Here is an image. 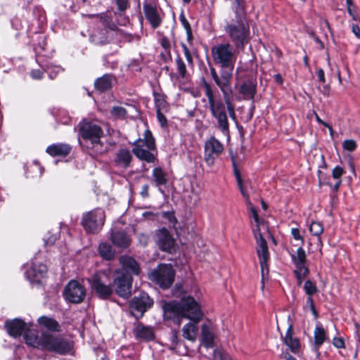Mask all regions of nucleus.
<instances>
[{"label": "nucleus", "mask_w": 360, "mask_h": 360, "mask_svg": "<svg viewBox=\"0 0 360 360\" xmlns=\"http://www.w3.org/2000/svg\"><path fill=\"white\" fill-rule=\"evenodd\" d=\"M157 118L162 127H166L167 124V118L165 117L162 110L156 111Z\"/></svg>", "instance_id": "obj_46"}, {"label": "nucleus", "mask_w": 360, "mask_h": 360, "mask_svg": "<svg viewBox=\"0 0 360 360\" xmlns=\"http://www.w3.org/2000/svg\"><path fill=\"white\" fill-rule=\"evenodd\" d=\"M98 252L101 257L106 260H110L115 256V252L112 246L107 243H101L99 244Z\"/></svg>", "instance_id": "obj_33"}, {"label": "nucleus", "mask_w": 360, "mask_h": 360, "mask_svg": "<svg viewBox=\"0 0 360 360\" xmlns=\"http://www.w3.org/2000/svg\"><path fill=\"white\" fill-rule=\"evenodd\" d=\"M224 150L222 143L215 137L212 136L205 143V161L211 166L214 164V159Z\"/></svg>", "instance_id": "obj_18"}, {"label": "nucleus", "mask_w": 360, "mask_h": 360, "mask_svg": "<svg viewBox=\"0 0 360 360\" xmlns=\"http://www.w3.org/2000/svg\"><path fill=\"white\" fill-rule=\"evenodd\" d=\"M214 335L212 327L207 323H203L201 328V345L205 348L214 347Z\"/></svg>", "instance_id": "obj_23"}, {"label": "nucleus", "mask_w": 360, "mask_h": 360, "mask_svg": "<svg viewBox=\"0 0 360 360\" xmlns=\"http://www.w3.org/2000/svg\"><path fill=\"white\" fill-rule=\"evenodd\" d=\"M316 120L319 123L328 127L330 131L332 132V128L327 123L324 122L317 115H316Z\"/></svg>", "instance_id": "obj_63"}, {"label": "nucleus", "mask_w": 360, "mask_h": 360, "mask_svg": "<svg viewBox=\"0 0 360 360\" xmlns=\"http://www.w3.org/2000/svg\"><path fill=\"white\" fill-rule=\"evenodd\" d=\"M44 70L48 72L50 79H53L58 74L62 72L63 69L58 65H49L46 66Z\"/></svg>", "instance_id": "obj_40"}, {"label": "nucleus", "mask_w": 360, "mask_h": 360, "mask_svg": "<svg viewBox=\"0 0 360 360\" xmlns=\"http://www.w3.org/2000/svg\"><path fill=\"white\" fill-rule=\"evenodd\" d=\"M92 39L94 41V43L97 44H104L108 41V39L106 37L105 38H100L98 34H94L92 37Z\"/></svg>", "instance_id": "obj_55"}, {"label": "nucleus", "mask_w": 360, "mask_h": 360, "mask_svg": "<svg viewBox=\"0 0 360 360\" xmlns=\"http://www.w3.org/2000/svg\"><path fill=\"white\" fill-rule=\"evenodd\" d=\"M116 275L113 283L115 292L122 297L127 298L131 295L132 277L129 274H124L120 269L115 271Z\"/></svg>", "instance_id": "obj_15"}, {"label": "nucleus", "mask_w": 360, "mask_h": 360, "mask_svg": "<svg viewBox=\"0 0 360 360\" xmlns=\"http://www.w3.org/2000/svg\"><path fill=\"white\" fill-rule=\"evenodd\" d=\"M291 234L293 237V238L296 240H300L302 243H304V238L300 235V230L297 228H293L291 229Z\"/></svg>", "instance_id": "obj_49"}, {"label": "nucleus", "mask_w": 360, "mask_h": 360, "mask_svg": "<svg viewBox=\"0 0 360 360\" xmlns=\"http://www.w3.org/2000/svg\"><path fill=\"white\" fill-rule=\"evenodd\" d=\"M352 32L354 34V35L357 38L360 39V23L356 22V23L352 24Z\"/></svg>", "instance_id": "obj_53"}, {"label": "nucleus", "mask_w": 360, "mask_h": 360, "mask_svg": "<svg viewBox=\"0 0 360 360\" xmlns=\"http://www.w3.org/2000/svg\"><path fill=\"white\" fill-rule=\"evenodd\" d=\"M111 240L115 245L122 248H127L131 243L129 236L123 231H112Z\"/></svg>", "instance_id": "obj_27"}, {"label": "nucleus", "mask_w": 360, "mask_h": 360, "mask_svg": "<svg viewBox=\"0 0 360 360\" xmlns=\"http://www.w3.org/2000/svg\"><path fill=\"white\" fill-rule=\"evenodd\" d=\"M71 147L65 143L53 144L47 147L46 152L51 156H66L70 152Z\"/></svg>", "instance_id": "obj_26"}, {"label": "nucleus", "mask_w": 360, "mask_h": 360, "mask_svg": "<svg viewBox=\"0 0 360 360\" xmlns=\"http://www.w3.org/2000/svg\"><path fill=\"white\" fill-rule=\"evenodd\" d=\"M345 173V170L342 167L336 166L332 171V176L337 180H341V176Z\"/></svg>", "instance_id": "obj_44"}, {"label": "nucleus", "mask_w": 360, "mask_h": 360, "mask_svg": "<svg viewBox=\"0 0 360 360\" xmlns=\"http://www.w3.org/2000/svg\"><path fill=\"white\" fill-rule=\"evenodd\" d=\"M63 296L69 302L78 304L82 302L86 296V289L79 281L72 280L66 285Z\"/></svg>", "instance_id": "obj_13"}, {"label": "nucleus", "mask_w": 360, "mask_h": 360, "mask_svg": "<svg viewBox=\"0 0 360 360\" xmlns=\"http://www.w3.org/2000/svg\"><path fill=\"white\" fill-rule=\"evenodd\" d=\"M213 360H229L220 351L214 350L213 353Z\"/></svg>", "instance_id": "obj_51"}, {"label": "nucleus", "mask_w": 360, "mask_h": 360, "mask_svg": "<svg viewBox=\"0 0 360 360\" xmlns=\"http://www.w3.org/2000/svg\"><path fill=\"white\" fill-rule=\"evenodd\" d=\"M309 231L311 235L317 237V246L320 253L321 254L323 243L320 236L323 231V226L320 222L313 221L309 227Z\"/></svg>", "instance_id": "obj_28"}, {"label": "nucleus", "mask_w": 360, "mask_h": 360, "mask_svg": "<svg viewBox=\"0 0 360 360\" xmlns=\"http://www.w3.org/2000/svg\"><path fill=\"white\" fill-rule=\"evenodd\" d=\"M314 338V345L316 348L320 347L327 339L326 332L319 323L316 325Z\"/></svg>", "instance_id": "obj_30"}, {"label": "nucleus", "mask_w": 360, "mask_h": 360, "mask_svg": "<svg viewBox=\"0 0 360 360\" xmlns=\"http://www.w3.org/2000/svg\"><path fill=\"white\" fill-rule=\"evenodd\" d=\"M342 148L347 151L353 152L356 149L357 144L353 139H347L342 142Z\"/></svg>", "instance_id": "obj_42"}, {"label": "nucleus", "mask_w": 360, "mask_h": 360, "mask_svg": "<svg viewBox=\"0 0 360 360\" xmlns=\"http://www.w3.org/2000/svg\"><path fill=\"white\" fill-rule=\"evenodd\" d=\"M30 75L34 79H40L43 77V72L40 70H33Z\"/></svg>", "instance_id": "obj_54"}, {"label": "nucleus", "mask_w": 360, "mask_h": 360, "mask_svg": "<svg viewBox=\"0 0 360 360\" xmlns=\"http://www.w3.org/2000/svg\"><path fill=\"white\" fill-rule=\"evenodd\" d=\"M221 68L219 79L221 82V91L223 94V97L225 101V104L227 107V111L231 120L233 121L236 120V115L235 112V106L231 103L229 94L232 92L231 80L233 75V70L235 65L230 66H219Z\"/></svg>", "instance_id": "obj_9"}, {"label": "nucleus", "mask_w": 360, "mask_h": 360, "mask_svg": "<svg viewBox=\"0 0 360 360\" xmlns=\"http://www.w3.org/2000/svg\"><path fill=\"white\" fill-rule=\"evenodd\" d=\"M47 267L45 264L32 262L30 268L26 271L25 276L32 283H40L45 278Z\"/></svg>", "instance_id": "obj_19"}, {"label": "nucleus", "mask_w": 360, "mask_h": 360, "mask_svg": "<svg viewBox=\"0 0 360 360\" xmlns=\"http://www.w3.org/2000/svg\"><path fill=\"white\" fill-rule=\"evenodd\" d=\"M30 169L32 172H37L39 176H40L43 172V168L37 162H34V165L30 167Z\"/></svg>", "instance_id": "obj_57"}, {"label": "nucleus", "mask_w": 360, "mask_h": 360, "mask_svg": "<svg viewBox=\"0 0 360 360\" xmlns=\"http://www.w3.org/2000/svg\"><path fill=\"white\" fill-rule=\"evenodd\" d=\"M4 326L8 334L14 338L24 333L26 344L31 347L60 354H67L72 349L71 343L59 335L44 333L40 336L37 335L34 331L28 329L27 325L21 319L6 321Z\"/></svg>", "instance_id": "obj_2"}, {"label": "nucleus", "mask_w": 360, "mask_h": 360, "mask_svg": "<svg viewBox=\"0 0 360 360\" xmlns=\"http://www.w3.org/2000/svg\"><path fill=\"white\" fill-rule=\"evenodd\" d=\"M210 75L216 85L221 90V82L219 79V75L217 74L216 70L212 67L210 68Z\"/></svg>", "instance_id": "obj_45"}, {"label": "nucleus", "mask_w": 360, "mask_h": 360, "mask_svg": "<svg viewBox=\"0 0 360 360\" xmlns=\"http://www.w3.org/2000/svg\"><path fill=\"white\" fill-rule=\"evenodd\" d=\"M306 303H307V306H309L311 311L314 315L315 318H316L318 315H317V312L315 309L314 300H313L311 296H308Z\"/></svg>", "instance_id": "obj_48"}, {"label": "nucleus", "mask_w": 360, "mask_h": 360, "mask_svg": "<svg viewBox=\"0 0 360 360\" xmlns=\"http://www.w3.org/2000/svg\"><path fill=\"white\" fill-rule=\"evenodd\" d=\"M304 290L305 293L308 296H312L313 295L318 292V289L316 286V284L310 280H307L305 281L304 285Z\"/></svg>", "instance_id": "obj_41"}, {"label": "nucleus", "mask_w": 360, "mask_h": 360, "mask_svg": "<svg viewBox=\"0 0 360 360\" xmlns=\"http://www.w3.org/2000/svg\"><path fill=\"white\" fill-rule=\"evenodd\" d=\"M118 9L124 11L128 6V0H115Z\"/></svg>", "instance_id": "obj_50"}, {"label": "nucleus", "mask_w": 360, "mask_h": 360, "mask_svg": "<svg viewBox=\"0 0 360 360\" xmlns=\"http://www.w3.org/2000/svg\"><path fill=\"white\" fill-rule=\"evenodd\" d=\"M155 149V139L150 130L147 129L143 134L142 139H138L134 143L133 152L140 160L148 162H153L155 157L153 151Z\"/></svg>", "instance_id": "obj_7"}, {"label": "nucleus", "mask_w": 360, "mask_h": 360, "mask_svg": "<svg viewBox=\"0 0 360 360\" xmlns=\"http://www.w3.org/2000/svg\"><path fill=\"white\" fill-rule=\"evenodd\" d=\"M120 262L122 269H120L124 274L138 275L140 272V267L136 261L129 256H122Z\"/></svg>", "instance_id": "obj_20"}, {"label": "nucleus", "mask_w": 360, "mask_h": 360, "mask_svg": "<svg viewBox=\"0 0 360 360\" xmlns=\"http://www.w3.org/2000/svg\"><path fill=\"white\" fill-rule=\"evenodd\" d=\"M149 278L162 288L167 289L173 283L174 271L171 264H160L150 273Z\"/></svg>", "instance_id": "obj_11"}, {"label": "nucleus", "mask_w": 360, "mask_h": 360, "mask_svg": "<svg viewBox=\"0 0 360 360\" xmlns=\"http://www.w3.org/2000/svg\"><path fill=\"white\" fill-rule=\"evenodd\" d=\"M107 276L106 271L98 272L89 279L92 289L101 299L108 298L113 292V289L111 285L110 284H105L103 280L104 277Z\"/></svg>", "instance_id": "obj_14"}, {"label": "nucleus", "mask_w": 360, "mask_h": 360, "mask_svg": "<svg viewBox=\"0 0 360 360\" xmlns=\"http://www.w3.org/2000/svg\"><path fill=\"white\" fill-rule=\"evenodd\" d=\"M105 212L100 208L84 213L82 216V225L88 233L99 232L105 223Z\"/></svg>", "instance_id": "obj_10"}, {"label": "nucleus", "mask_w": 360, "mask_h": 360, "mask_svg": "<svg viewBox=\"0 0 360 360\" xmlns=\"http://www.w3.org/2000/svg\"><path fill=\"white\" fill-rule=\"evenodd\" d=\"M79 134L83 139L89 141L96 153H101L104 151L101 138L103 135L101 127L93 122L84 120L80 124Z\"/></svg>", "instance_id": "obj_8"}, {"label": "nucleus", "mask_w": 360, "mask_h": 360, "mask_svg": "<svg viewBox=\"0 0 360 360\" xmlns=\"http://www.w3.org/2000/svg\"><path fill=\"white\" fill-rule=\"evenodd\" d=\"M153 304V300L147 294L141 293L131 300L129 304L131 313L136 319H139L143 316L148 309L151 307Z\"/></svg>", "instance_id": "obj_16"}, {"label": "nucleus", "mask_w": 360, "mask_h": 360, "mask_svg": "<svg viewBox=\"0 0 360 360\" xmlns=\"http://www.w3.org/2000/svg\"><path fill=\"white\" fill-rule=\"evenodd\" d=\"M131 158V152L128 149L122 148L117 151L115 162L119 167L127 168L129 166Z\"/></svg>", "instance_id": "obj_25"}, {"label": "nucleus", "mask_w": 360, "mask_h": 360, "mask_svg": "<svg viewBox=\"0 0 360 360\" xmlns=\"http://www.w3.org/2000/svg\"><path fill=\"white\" fill-rule=\"evenodd\" d=\"M235 15L226 22L224 31L236 49L243 50L251 39L249 23L246 19L242 0H233Z\"/></svg>", "instance_id": "obj_3"}, {"label": "nucleus", "mask_w": 360, "mask_h": 360, "mask_svg": "<svg viewBox=\"0 0 360 360\" xmlns=\"http://www.w3.org/2000/svg\"><path fill=\"white\" fill-rule=\"evenodd\" d=\"M284 344L294 354H297L300 350V342L298 338L293 336V328L289 325L285 336L283 338Z\"/></svg>", "instance_id": "obj_21"}, {"label": "nucleus", "mask_w": 360, "mask_h": 360, "mask_svg": "<svg viewBox=\"0 0 360 360\" xmlns=\"http://www.w3.org/2000/svg\"><path fill=\"white\" fill-rule=\"evenodd\" d=\"M139 243L143 246H146L148 243V236L144 233L139 235Z\"/></svg>", "instance_id": "obj_58"}, {"label": "nucleus", "mask_w": 360, "mask_h": 360, "mask_svg": "<svg viewBox=\"0 0 360 360\" xmlns=\"http://www.w3.org/2000/svg\"><path fill=\"white\" fill-rule=\"evenodd\" d=\"M246 202L250 206L251 217L253 218L255 222V224L252 225V231L257 243V253L261 267L262 281H264L265 275L269 274V252L266 242L263 237L264 231H267L268 227L264 221L260 220L257 210L250 203V199L248 201L246 200Z\"/></svg>", "instance_id": "obj_4"}, {"label": "nucleus", "mask_w": 360, "mask_h": 360, "mask_svg": "<svg viewBox=\"0 0 360 360\" xmlns=\"http://www.w3.org/2000/svg\"><path fill=\"white\" fill-rule=\"evenodd\" d=\"M311 36L314 39L316 43H318L319 44H320L321 49L323 48V42L319 39V38L316 36H315L314 33V32H311Z\"/></svg>", "instance_id": "obj_64"}, {"label": "nucleus", "mask_w": 360, "mask_h": 360, "mask_svg": "<svg viewBox=\"0 0 360 360\" xmlns=\"http://www.w3.org/2000/svg\"><path fill=\"white\" fill-rule=\"evenodd\" d=\"M181 21L182 22L183 26L186 29V32H190L191 27H190L188 22L186 20V19L184 16H181Z\"/></svg>", "instance_id": "obj_61"}, {"label": "nucleus", "mask_w": 360, "mask_h": 360, "mask_svg": "<svg viewBox=\"0 0 360 360\" xmlns=\"http://www.w3.org/2000/svg\"><path fill=\"white\" fill-rule=\"evenodd\" d=\"M292 261L295 265L294 274L296 276L297 284L300 285L305 277L309 273V270L306 264V253L304 249L300 247L296 252L291 255Z\"/></svg>", "instance_id": "obj_12"}, {"label": "nucleus", "mask_w": 360, "mask_h": 360, "mask_svg": "<svg viewBox=\"0 0 360 360\" xmlns=\"http://www.w3.org/2000/svg\"><path fill=\"white\" fill-rule=\"evenodd\" d=\"M229 42L217 44L212 47L211 53L213 61L219 66H230L236 64L238 52Z\"/></svg>", "instance_id": "obj_6"}, {"label": "nucleus", "mask_w": 360, "mask_h": 360, "mask_svg": "<svg viewBox=\"0 0 360 360\" xmlns=\"http://www.w3.org/2000/svg\"><path fill=\"white\" fill-rule=\"evenodd\" d=\"M100 20L102 24L108 28L110 31L120 32L116 25L112 22V18L106 13L99 15Z\"/></svg>", "instance_id": "obj_35"}, {"label": "nucleus", "mask_w": 360, "mask_h": 360, "mask_svg": "<svg viewBox=\"0 0 360 360\" xmlns=\"http://www.w3.org/2000/svg\"><path fill=\"white\" fill-rule=\"evenodd\" d=\"M162 310L165 319L173 320L178 325L181 323V319H189L190 322L182 328V335L191 342L196 340L198 333V324L202 319L203 314L200 306L193 297H184L179 302H165Z\"/></svg>", "instance_id": "obj_1"}, {"label": "nucleus", "mask_w": 360, "mask_h": 360, "mask_svg": "<svg viewBox=\"0 0 360 360\" xmlns=\"http://www.w3.org/2000/svg\"><path fill=\"white\" fill-rule=\"evenodd\" d=\"M153 177L157 186L166 184L167 179L165 172L160 167H155L153 170Z\"/></svg>", "instance_id": "obj_34"}, {"label": "nucleus", "mask_w": 360, "mask_h": 360, "mask_svg": "<svg viewBox=\"0 0 360 360\" xmlns=\"http://www.w3.org/2000/svg\"><path fill=\"white\" fill-rule=\"evenodd\" d=\"M175 62H176V65L177 72H178L179 76L182 79H188V77L187 75V70H186V64L184 63L182 58L179 56H178L175 59Z\"/></svg>", "instance_id": "obj_37"}, {"label": "nucleus", "mask_w": 360, "mask_h": 360, "mask_svg": "<svg viewBox=\"0 0 360 360\" xmlns=\"http://www.w3.org/2000/svg\"><path fill=\"white\" fill-rule=\"evenodd\" d=\"M233 165L234 175H235V176L236 178V180H237V184H238V188H239L242 195L245 199V200L248 201L249 195H248V194L247 193V192L244 189V187H243V181H242V179H241V176H240V172L237 169L236 165L234 161H233Z\"/></svg>", "instance_id": "obj_36"}, {"label": "nucleus", "mask_w": 360, "mask_h": 360, "mask_svg": "<svg viewBox=\"0 0 360 360\" xmlns=\"http://www.w3.org/2000/svg\"><path fill=\"white\" fill-rule=\"evenodd\" d=\"M347 6V11L350 16L353 18L354 20L357 21L359 20L358 15H356L354 13V4Z\"/></svg>", "instance_id": "obj_56"}, {"label": "nucleus", "mask_w": 360, "mask_h": 360, "mask_svg": "<svg viewBox=\"0 0 360 360\" xmlns=\"http://www.w3.org/2000/svg\"><path fill=\"white\" fill-rule=\"evenodd\" d=\"M112 81L113 77L111 75H104L95 81L94 85L97 90L103 92L111 87Z\"/></svg>", "instance_id": "obj_29"}, {"label": "nucleus", "mask_w": 360, "mask_h": 360, "mask_svg": "<svg viewBox=\"0 0 360 360\" xmlns=\"http://www.w3.org/2000/svg\"><path fill=\"white\" fill-rule=\"evenodd\" d=\"M134 334L136 339L146 341L152 340L155 338L153 328L141 323H138L134 328Z\"/></svg>", "instance_id": "obj_22"}, {"label": "nucleus", "mask_w": 360, "mask_h": 360, "mask_svg": "<svg viewBox=\"0 0 360 360\" xmlns=\"http://www.w3.org/2000/svg\"><path fill=\"white\" fill-rule=\"evenodd\" d=\"M317 77H318V79L320 82H321V83L326 82L325 74H324V71L323 69L320 68L318 70Z\"/></svg>", "instance_id": "obj_59"}, {"label": "nucleus", "mask_w": 360, "mask_h": 360, "mask_svg": "<svg viewBox=\"0 0 360 360\" xmlns=\"http://www.w3.org/2000/svg\"><path fill=\"white\" fill-rule=\"evenodd\" d=\"M155 243L159 248L167 252H172L176 249V240L165 228L155 231Z\"/></svg>", "instance_id": "obj_17"}, {"label": "nucleus", "mask_w": 360, "mask_h": 360, "mask_svg": "<svg viewBox=\"0 0 360 360\" xmlns=\"http://www.w3.org/2000/svg\"><path fill=\"white\" fill-rule=\"evenodd\" d=\"M143 11L146 18L153 28H156L160 25L161 20L158 13L157 8L155 6L150 4H145L143 6Z\"/></svg>", "instance_id": "obj_24"}, {"label": "nucleus", "mask_w": 360, "mask_h": 360, "mask_svg": "<svg viewBox=\"0 0 360 360\" xmlns=\"http://www.w3.org/2000/svg\"><path fill=\"white\" fill-rule=\"evenodd\" d=\"M255 89V84L251 81H247L241 85L240 93L243 94L244 99H253Z\"/></svg>", "instance_id": "obj_31"}, {"label": "nucleus", "mask_w": 360, "mask_h": 360, "mask_svg": "<svg viewBox=\"0 0 360 360\" xmlns=\"http://www.w3.org/2000/svg\"><path fill=\"white\" fill-rule=\"evenodd\" d=\"M153 96L156 111L165 110L167 108L165 96L158 93H154Z\"/></svg>", "instance_id": "obj_38"}, {"label": "nucleus", "mask_w": 360, "mask_h": 360, "mask_svg": "<svg viewBox=\"0 0 360 360\" xmlns=\"http://www.w3.org/2000/svg\"><path fill=\"white\" fill-rule=\"evenodd\" d=\"M182 48L184 51V56L186 57V59L189 65H193V57L191 56V53L188 49V48L185 45L182 44Z\"/></svg>", "instance_id": "obj_47"}, {"label": "nucleus", "mask_w": 360, "mask_h": 360, "mask_svg": "<svg viewBox=\"0 0 360 360\" xmlns=\"http://www.w3.org/2000/svg\"><path fill=\"white\" fill-rule=\"evenodd\" d=\"M39 324L47 328L50 330L58 331L59 330V324L58 323L52 318L48 316H41L38 319Z\"/></svg>", "instance_id": "obj_32"}, {"label": "nucleus", "mask_w": 360, "mask_h": 360, "mask_svg": "<svg viewBox=\"0 0 360 360\" xmlns=\"http://www.w3.org/2000/svg\"><path fill=\"white\" fill-rule=\"evenodd\" d=\"M163 217L168 220L169 224L176 229V224L177 223V219L174 216L173 212H167L163 213Z\"/></svg>", "instance_id": "obj_43"}, {"label": "nucleus", "mask_w": 360, "mask_h": 360, "mask_svg": "<svg viewBox=\"0 0 360 360\" xmlns=\"http://www.w3.org/2000/svg\"><path fill=\"white\" fill-rule=\"evenodd\" d=\"M160 44H161V46L165 49H169L170 47V42L166 38V37H163L161 41H160Z\"/></svg>", "instance_id": "obj_62"}, {"label": "nucleus", "mask_w": 360, "mask_h": 360, "mask_svg": "<svg viewBox=\"0 0 360 360\" xmlns=\"http://www.w3.org/2000/svg\"><path fill=\"white\" fill-rule=\"evenodd\" d=\"M333 345L337 348H344L345 343L342 338H334L333 340Z\"/></svg>", "instance_id": "obj_52"}, {"label": "nucleus", "mask_w": 360, "mask_h": 360, "mask_svg": "<svg viewBox=\"0 0 360 360\" xmlns=\"http://www.w3.org/2000/svg\"><path fill=\"white\" fill-rule=\"evenodd\" d=\"M202 85L208 100L212 115L217 120L218 128L225 136H229V124L226 115L227 107L226 108L221 99H216L214 89L205 79L202 81Z\"/></svg>", "instance_id": "obj_5"}, {"label": "nucleus", "mask_w": 360, "mask_h": 360, "mask_svg": "<svg viewBox=\"0 0 360 360\" xmlns=\"http://www.w3.org/2000/svg\"><path fill=\"white\" fill-rule=\"evenodd\" d=\"M148 189H149V187L148 185H143L142 187H141V192H140V194L143 197V198H147L148 197Z\"/></svg>", "instance_id": "obj_60"}, {"label": "nucleus", "mask_w": 360, "mask_h": 360, "mask_svg": "<svg viewBox=\"0 0 360 360\" xmlns=\"http://www.w3.org/2000/svg\"><path fill=\"white\" fill-rule=\"evenodd\" d=\"M111 115L115 119H124L127 110L121 106H115L111 109Z\"/></svg>", "instance_id": "obj_39"}]
</instances>
